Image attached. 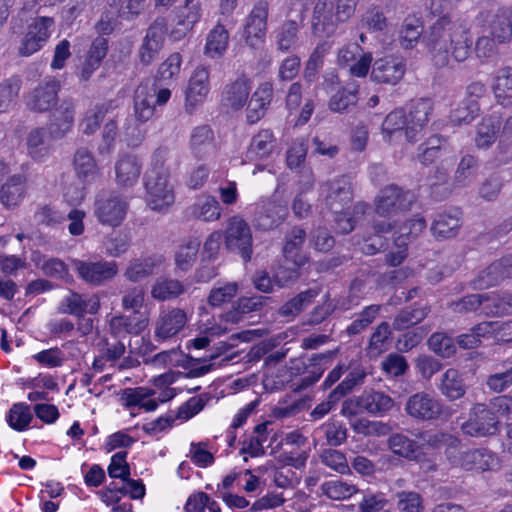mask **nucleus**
Instances as JSON below:
<instances>
[{
  "label": "nucleus",
  "mask_w": 512,
  "mask_h": 512,
  "mask_svg": "<svg viewBox=\"0 0 512 512\" xmlns=\"http://www.w3.org/2000/svg\"><path fill=\"white\" fill-rule=\"evenodd\" d=\"M422 42L431 55L434 66L443 68L450 60L460 63L468 59L473 45L469 25L450 15L435 19L424 31Z\"/></svg>",
  "instance_id": "f257e3e1"
},
{
  "label": "nucleus",
  "mask_w": 512,
  "mask_h": 512,
  "mask_svg": "<svg viewBox=\"0 0 512 512\" xmlns=\"http://www.w3.org/2000/svg\"><path fill=\"white\" fill-rule=\"evenodd\" d=\"M358 0H316L312 15V31L319 37L335 34L339 24L355 13Z\"/></svg>",
  "instance_id": "f03ea898"
},
{
  "label": "nucleus",
  "mask_w": 512,
  "mask_h": 512,
  "mask_svg": "<svg viewBox=\"0 0 512 512\" xmlns=\"http://www.w3.org/2000/svg\"><path fill=\"white\" fill-rule=\"evenodd\" d=\"M144 185L146 203L151 210L163 213L174 203L175 194L170 175L146 172Z\"/></svg>",
  "instance_id": "7ed1b4c3"
},
{
  "label": "nucleus",
  "mask_w": 512,
  "mask_h": 512,
  "mask_svg": "<svg viewBox=\"0 0 512 512\" xmlns=\"http://www.w3.org/2000/svg\"><path fill=\"white\" fill-rule=\"evenodd\" d=\"M252 243L249 224L239 215L228 218L224 231V244L227 250L239 254L247 262L253 253Z\"/></svg>",
  "instance_id": "20e7f679"
},
{
  "label": "nucleus",
  "mask_w": 512,
  "mask_h": 512,
  "mask_svg": "<svg viewBox=\"0 0 512 512\" xmlns=\"http://www.w3.org/2000/svg\"><path fill=\"white\" fill-rule=\"evenodd\" d=\"M450 462L465 471L487 472L501 468L500 457L492 450L479 447L460 451L457 455H448Z\"/></svg>",
  "instance_id": "39448f33"
},
{
  "label": "nucleus",
  "mask_w": 512,
  "mask_h": 512,
  "mask_svg": "<svg viewBox=\"0 0 512 512\" xmlns=\"http://www.w3.org/2000/svg\"><path fill=\"white\" fill-rule=\"evenodd\" d=\"M415 201L414 194L397 185H388L381 189L374 199L375 213L381 217H390L409 211Z\"/></svg>",
  "instance_id": "423d86ee"
},
{
  "label": "nucleus",
  "mask_w": 512,
  "mask_h": 512,
  "mask_svg": "<svg viewBox=\"0 0 512 512\" xmlns=\"http://www.w3.org/2000/svg\"><path fill=\"white\" fill-rule=\"evenodd\" d=\"M500 421L494 413L482 403L475 404L469 412L467 421L462 423L461 430L471 437H487L499 432Z\"/></svg>",
  "instance_id": "0eeeda50"
},
{
  "label": "nucleus",
  "mask_w": 512,
  "mask_h": 512,
  "mask_svg": "<svg viewBox=\"0 0 512 512\" xmlns=\"http://www.w3.org/2000/svg\"><path fill=\"white\" fill-rule=\"evenodd\" d=\"M73 266L82 281L95 287L111 281L118 273V265L115 261L103 259L97 261L75 259Z\"/></svg>",
  "instance_id": "6e6552de"
},
{
  "label": "nucleus",
  "mask_w": 512,
  "mask_h": 512,
  "mask_svg": "<svg viewBox=\"0 0 512 512\" xmlns=\"http://www.w3.org/2000/svg\"><path fill=\"white\" fill-rule=\"evenodd\" d=\"M320 189L326 206L334 214L346 210L353 200L351 181L346 175L327 180Z\"/></svg>",
  "instance_id": "1a4fd4ad"
},
{
  "label": "nucleus",
  "mask_w": 512,
  "mask_h": 512,
  "mask_svg": "<svg viewBox=\"0 0 512 512\" xmlns=\"http://www.w3.org/2000/svg\"><path fill=\"white\" fill-rule=\"evenodd\" d=\"M54 19L48 16L36 17L27 27V32L21 40L18 52L28 57L42 49L52 34Z\"/></svg>",
  "instance_id": "9d476101"
},
{
  "label": "nucleus",
  "mask_w": 512,
  "mask_h": 512,
  "mask_svg": "<svg viewBox=\"0 0 512 512\" xmlns=\"http://www.w3.org/2000/svg\"><path fill=\"white\" fill-rule=\"evenodd\" d=\"M128 208L129 203L124 196L111 193L96 200L94 213L102 225L118 227L124 221Z\"/></svg>",
  "instance_id": "9b49d317"
},
{
  "label": "nucleus",
  "mask_w": 512,
  "mask_h": 512,
  "mask_svg": "<svg viewBox=\"0 0 512 512\" xmlns=\"http://www.w3.org/2000/svg\"><path fill=\"white\" fill-rule=\"evenodd\" d=\"M405 73V59L396 55H386L373 62L370 79L377 84L395 86L403 79Z\"/></svg>",
  "instance_id": "f8f14e48"
},
{
  "label": "nucleus",
  "mask_w": 512,
  "mask_h": 512,
  "mask_svg": "<svg viewBox=\"0 0 512 512\" xmlns=\"http://www.w3.org/2000/svg\"><path fill=\"white\" fill-rule=\"evenodd\" d=\"M210 92V71L203 65L197 66L185 89V110L192 114L204 103Z\"/></svg>",
  "instance_id": "ddd939ff"
},
{
  "label": "nucleus",
  "mask_w": 512,
  "mask_h": 512,
  "mask_svg": "<svg viewBox=\"0 0 512 512\" xmlns=\"http://www.w3.org/2000/svg\"><path fill=\"white\" fill-rule=\"evenodd\" d=\"M404 409L408 416L419 421L435 420L443 411L441 401L424 391L411 395Z\"/></svg>",
  "instance_id": "4468645a"
},
{
  "label": "nucleus",
  "mask_w": 512,
  "mask_h": 512,
  "mask_svg": "<svg viewBox=\"0 0 512 512\" xmlns=\"http://www.w3.org/2000/svg\"><path fill=\"white\" fill-rule=\"evenodd\" d=\"M188 317L181 308H166L159 312L154 324V337L157 341H165L177 336L186 326Z\"/></svg>",
  "instance_id": "2eb2a0df"
},
{
  "label": "nucleus",
  "mask_w": 512,
  "mask_h": 512,
  "mask_svg": "<svg viewBox=\"0 0 512 512\" xmlns=\"http://www.w3.org/2000/svg\"><path fill=\"white\" fill-rule=\"evenodd\" d=\"M268 3L258 1L250 14L244 27L245 42L251 48H257L264 40L267 30Z\"/></svg>",
  "instance_id": "dca6fc26"
},
{
  "label": "nucleus",
  "mask_w": 512,
  "mask_h": 512,
  "mask_svg": "<svg viewBox=\"0 0 512 512\" xmlns=\"http://www.w3.org/2000/svg\"><path fill=\"white\" fill-rule=\"evenodd\" d=\"M512 278V255H506L478 273L471 282L475 290L488 289L501 281Z\"/></svg>",
  "instance_id": "f3484780"
},
{
  "label": "nucleus",
  "mask_w": 512,
  "mask_h": 512,
  "mask_svg": "<svg viewBox=\"0 0 512 512\" xmlns=\"http://www.w3.org/2000/svg\"><path fill=\"white\" fill-rule=\"evenodd\" d=\"M167 24L164 18H157L147 29V33L139 48V59L144 65L151 64L162 49Z\"/></svg>",
  "instance_id": "a211bd4d"
},
{
  "label": "nucleus",
  "mask_w": 512,
  "mask_h": 512,
  "mask_svg": "<svg viewBox=\"0 0 512 512\" xmlns=\"http://www.w3.org/2000/svg\"><path fill=\"white\" fill-rule=\"evenodd\" d=\"M100 309V300L97 295H85L70 291L59 303L58 312L73 315L78 318L85 314H96Z\"/></svg>",
  "instance_id": "6ab92c4d"
},
{
  "label": "nucleus",
  "mask_w": 512,
  "mask_h": 512,
  "mask_svg": "<svg viewBox=\"0 0 512 512\" xmlns=\"http://www.w3.org/2000/svg\"><path fill=\"white\" fill-rule=\"evenodd\" d=\"M60 82L48 78L40 83L28 96L27 106L35 112H46L54 107L58 100Z\"/></svg>",
  "instance_id": "aec40b11"
},
{
  "label": "nucleus",
  "mask_w": 512,
  "mask_h": 512,
  "mask_svg": "<svg viewBox=\"0 0 512 512\" xmlns=\"http://www.w3.org/2000/svg\"><path fill=\"white\" fill-rule=\"evenodd\" d=\"M431 112L432 103L427 99H419L411 105L406 126V139L409 142H416L420 139Z\"/></svg>",
  "instance_id": "412c9836"
},
{
  "label": "nucleus",
  "mask_w": 512,
  "mask_h": 512,
  "mask_svg": "<svg viewBox=\"0 0 512 512\" xmlns=\"http://www.w3.org/2000/svg\"><path fill=\"white\" fill-rule=\"evenodd\" d=\"M75 104L71 99H63L59 107L51 114L49 136L52 139L63 138L73 127Z\"/></svg>",
  "instance_id": "4be33fe9"
},
{
  "label": "nucleus",
  "mask_w": 512,
  "mask_h": 512,
  "mask_svg": "<svg viewBox=\"0 0 512 512\" xmlns=\"http://www.w3.org/2000/svg\"><path fill=\"white\" fill-rule=\"evenodd\" d=\"M142 171L140 159L133 154L120 155L114 165L115 181L120 188L133 187Z\"/></svg>",
  "instance_id": "5701e85b"
},
{
  "label": "nucleus",
  "mask_w": 512,
  "mask_h": 512,
  "mask_svg": "<svg viewBox=\"0 0 512 512\" xmlns=\"http://www.w3.org/2000/svg\"><path fill=\"white\" fill-rule=\"evenodd\" d=\"M201 15V4L194 0H186V4L176 13L175 28L171 31L170 37L174 41L181 40L199 22Z\"/></svg>",
  "instance_id": "b1692460"
},
{
  "label": "nucleus",
  "mask_w": 512,
  "mask_h": 512,
  "mask_svg": "<svg viewBox=\"0 0 512 512\" xmlns=\"http://www.w3.org/2000/svg\"><path fill=\"white\" fill-rule=\"evenodd\" d=\"M155 361L170 366H180L188 371L189 377H199L211 370V364H201L200 359H194L178 353L176 350L163 351L155 356Z\"/></svg>",
  "instance_id": "393cba45"
},
{
  "label": "nucleus",
  "mask_w": 512,
  "mask_h": 512,
  "mask_svg": "<svg viewBox=\"0 0 512 512\" xmlns=\"http://www.w3.org/2000/svg\"><path fill=\"white\" fill-rule=\"evenodd\" d=\"M287 215V209L281 204L263 200L257 207L254 216L255 226L262 230H270L281 224Z\"/></svg>",
  "instance_id": "a878e982"
},
{
  "label": "nucleus",
  "mask_w": 512,
  "mask_h": 512,
  "mask_svg": "<svg viewBox=\"0 0 512 512\" xmlns=\"http://www.w3.org/2000/svg\"><path fill=\"white\" fill-rule=\"evenodd\" d=\"M250 90V80L243 75L239 76L237 79L224 86L221 101L224 106L239 110L247 103Z\"/></svg>",
  "instance_id": "bb28decb"
},
{
  "label": "nucleus",
  "mask_w": 512,
  "mask_h": 512,
  "mask_svg": "<svg viewBox=\"0 0 512 512\" xmlns=\"http://www.w3.org/2000/svg\"><path fill=\"white\" fill-rule=\"evenodd\" d=\"M491 35L498 43L512 40V4L498 7L488 21Z\"/></svg>",
  "instance_id": "cd10ccee"
},
{
  "label": "nucleus",
  "mask_w": 512,
  "mask_h": 512,
  "mask_svg": "<svg viewBox=\"0 0 512 512\" xmlns=\"http://www.w3.org/2000/svg\"><path fill=\"white\" fill-rule=\"evenodd\" d=\"M358 404L362 411L374 416H384L394 407V400L382 391L365 390L358 396Z\"/></svg>",
  "instance_id": "c85d7f7f"
},
{
  "label": "nucleus",
  "mask_w": 512,
  "mask_h": 512,
  "mask_svg": "<svg viewBox=\"0 0 512 512\" xmlns=\"http://www.w3.org/2000/svg\"><path fill=\"white\" fill-rule=\"evenodd\" d=\"M193 155L205 159L215 151L214 132L209 125H200L192 129L189 141Z\"/></svg>",
  "instance_id": "c756f323"
},
{
  "label": "nucleus",
  "mask_w": 512,
  "mask_h": 512,
  "mask_svg": "<svg viewBox=\"0 0 512 512\" xmlns=\"http://www.w3.org/2000/svg\"><path fill=\"white\" fill-rule=\"evenodd\" d=\"M306 239V232L300 227H293L285 237L283 254L286 261L293 265L302 267L306 264L308 258L301 252V248Z\"/></svg>",
  "instance_id": "7c9ffc66"
},
{
  "label": "nucleus",
  "mask_w": 512,
  "mask_h": 512,
  "mask_svg": "<svg viewBox=\"0 0 512 512\" xmlns=\"http://www.w3.org/2000/svg\"><path fill=\"white\" fill-rule=\"evenodd\" d=\"M276 147V138L269 129L260 130L253 136L248 147L246 158L250 161L269 158Z\"/></svg>",
  "instance_id": "2f4dec72"
},
{
  "label": "nucleus",
  "mask_w": 512,
  "mask_h": 512,
  "mask_svg": "<svg viewBox=\"0 0 512 512\" xmlns=\"http://www.w3.org/2000/svg\"><path fill=\"white\" fill-rule=\"evenodd\" d=\"M155 89L147 84L137 87L134 96V115L140 123H146L155 114L156 104L154 102Z\"/></svg>",
  "instance_id": "473e14b6"
},
{
  "label": "nucleus",
  "mask_w": 512,
  "mask_h": 512,
  "mask_svg": "<svg viewBox=\"0 0 512 512\" xmlns=\"http://www.w3.org/2000/svg\"><path fill=\"white\" fill-rule=\"evenodd\" d=\"M156 392L146 387L126 388L121 392L123 404L130 407H140L147 412L157 409L158 402L154 398Z\"/></svg>",
  "instance_id": "72a5a7b5"
},
{
  "label": "nucleus",
  "mask_w": 512,
  "mask_h": 512,
  "mask_svg": "<svg viewBox=\"0 0 512 512\" xmlns=\"http://www.w3.org/2000/svg\"><path fill=\"white\" fill-rule=\"evenodd\" d=\"M187 215L204 222L216 221L221 216V207L214 197L203 196L187 208Z\"/></svg>",
  "instance_id": "f704fd0d"
},
{
  "label": "nucleus",
  "mask_w": 512,
  "mask_h": 512,
  "mask_svg": "<svg viewBox=\"0 0 512 512\" xmlns=\"http://www.w3.org/2000/svg\"><path fill=\"white\" fill-rule=\"evenodd\" d=\"M461 227L460 212L441 213L434 219L431 231L437 239H450L455 237Z\"/></svg>",
  "instance_id": "c9c22d12"
},
{
  "label": "nucleus",
  "mask_w": 512,
  "mask_h": 512,
  "mask_svg": "<svg viewBox=\"0 0 512 512\" xmlns=\"http://www.w3.org/2000/svg\"><path fill=\"white\" fill-rule=\"evenodd\" d=\"M49 131L45 128L32 129L26 139L28 154L36 161H43L51 152Z\"/></svg>",
  "instance_id": "e433bc0d"
},
{
  "label": "nucleus",
  "mask_w": 512,
  "mask_h": 512,
  "mask_svg": "<svg viewBox=\"0 0 512 512\" xmlns=\"http://www.w3.org/2000/svg\"><path fill=\"white\" fill-rule=\"evenodd\" d=\"M229 44V32L224 25L218 23L207 34L204 54L211 59L221 58Z\"/></svg>",
  "instance_id": "4c0bfd02"
},
{
  "label": "nucleus",
  "mask_w": 512,
  "mask_h": 512,
  "mask_svg": "<svg viewBox=\"0 0 512 512\" xmlns=\"http://www.w3.org/2000/svg\"><path fill=\"white\" fill-rule=\"evenodd\" d=\"M31 261L50 278L62 280L69 275L68 266L59 258L47 257L39 251H34L31 254Z\"/></svg>",
  "instance_id": "58836bf2"
},
{
  "label": "nucleus",
  "mask_w": 512,
  "mask_h": 512,
  "mask_svg": "<svg viewBox=\"0 0 512 512\" xmlns=\"http://www.w3.org/2000/svg\"><path fill=\"white\" fill-rule=\"evenodd\" d=\"M492 89L498 104L512 106V67H502L496 72Z\"/></svg>",
  "instance_id": "ea45409f"
},
{
  "label": "nucleus",
  "mask_w": 512,
  "mask_h": 512,
  "mask_svg": "<svg viewBox=\"0 0 512 512\" xmlns=\"http://www.w3.org/2000/svg\"><path fill=\"white\" fill-rule=\"evenodd\" d=\"M26 178L22 174H14L7 179L0 190V201L6 207L18 205L24 195Z\"/></svg>",
  "instance_id": "a19ab883"
},
{
  "label": "nucleus",
  "mask_w": 512,
  "mask_h": 512,
  "mask_svg": "<svg viewBox=\"0 0 512 512\" xmlns=\"http://www.w3.org/2000/svg\"><path fill=\"white\" fill-rule=\"evenodd\" d=\"M185 292V287L177 279L159 277L151 287V297L157 301H170Z\"/></svg>",
  "instance_id": "79ce46f5"
},
{
  "label": "nucleus",
  "mask_w": 512,
  "mask_h": 512,
  "mask_svg": "<svg viewBox=\"0 0 512 512\" xmlns=\"http://www.w3.org/2000/svg\"><path fill=\"white\" fill-rule=\"evenodd\" d=\"M438 388L451 401L462 398L466 391L461 374L454 368H449L443 373Z\"/></svg>",
  "instance_id": "37998d69"
},
{
  "label": "nucleus",
  "mask_w": 512,
  "mask_h": 512,
  "mask_svg": "<svg viewBox=\"0 0 512 512\" xmlns=\"http://www.w3.org/2000/svg\"><path fill=\"white\" fill-rule=\"evenodd\" d=\"M299 25L295 20L283 22L275 32L277 50L287 53L297 48Z\"/></svg>",
  "instance_id": "c03bdc74"
},
{
  "label": "nucleus",
  "mask_w": 512,
  "mask_h": 512,
  "mask_svg": "<svg viewBox=\"0 0 512 512\" xmlns=\"http://www.w3.org/2000/svg\"><path fill=\"white\" fill-rule=\"evenodd\" d=\"M148 321L139 319L136 316L117 315L109 322V328L113 335L122 336L126 334H140L146 327Z\"/></svg>",
  "instance_id": "a18cd8bd"
},
{
  "label": "nucleus",
  "mask_w": 512,
  "mask_h": 512,
  "mask_svg": "<svg viewBox=\"0 0 512 512\" xmlns=\"http://www.w3.org/2000/svg\"><path fill=\"white\" fill-rule=\"evenodd\" d=\"M422 22L419 18L407 17L404 19L399 30V44L405 49L414 48L424 34Z\"/></svg>",
  "instance_id": "49530a36"
},
{
  "label": "nucleus",
  "mask_w": 512,
  "mask_h": 512,
  "mask_svg": "<svg viewBox=\"0 0 512 512\" xmlns=\"http://www.w3.org/2000/svg\"><path fill=\"white\" fill-rule=\"evenodd\" d=\"M391 342L392 331L390 325L387 322H381L370 337L367 346L368 355L373 358L379 357L390 348Z\"/></svg>",
  "instance_id": "de8ad7c7"
},
{
  "label": "nucleus",
  "mask_w": 512,
  "mask_h": 512,
  "mask_svg": "<svg viewBox=\"0 0 512 512\" xmlns=\"http://www.w3.org/2000/svg\"><path fill=\"white\" fill-rule=\"evenodd\" d=\"M74 167L78 177L87 182L93 181L99 175V168L92 153L85 148L76 151Z\"/></svg>",
  "instance_id": "09e8293b"
},
{
  "label": "nucleus",
  "mask_w": 512,
  "mask_h": 512,
  "mask_svg": "<svg viewBox=\"0 0 512 512\" xmlns=\"http://www.w3.org/2000/svg\"><path fill=\"white\" fill-rule=\"evenodd\" d=\"M319 294L318 289H308L300 292L295 297L284 303L278 310L282 317H295L308 307Z\"/></svg>",
  "instance_id": "8fccbe9b"
},
{
  "label": "nucleus",
  "mask_w": 512,
  "mask_h": 512,
  "mask_svg": "<svg viewBox=\"0 0 512 512\" xmlns=\"http://www.w3.org/2000/svg\"><path fill=\"white\" fill-rule=\"evenodd\" d=\"M500 127L499 118L496 116H486L482 118L477 125L475 144L478 148H487L496 140V134Z\"/></svg>",
  "instance_id": "3c124183"
},
{
  "label": "nucleus",
  "mask_w": 512,
  "mask_h": 512,
  "mask_svg": "<svg viewBox=\"0 0 512 512\" xmlns=\"http://www.w3.org/2000/svg\"><path fill=\"white\" fill-rule=\"evenodd\" d=\"M156 265V260L152 257L133 259L129 262L124 276L130 282H140L154 273Z\"/></svg>",
  "instance_id": "603ef678"
},
{
  "label": "nucleus",
  "mask_w": 512,
  "mask_h": 512,
  "mask_svg": "<svg viewBox=\"0 0 512 512\" xmlns=\"http://www.w3.org/2000/svg\"><path fill=\"white\" fill-rule=\"evenodd\" d=\"M268 423L263 422L255 426L253 434L242 442L241 454H248L251 457L264 455L263 444L267 441Z\"/></svg>",
  "instance_id": "864d4df0"
},
{
  "label": "nucleus",
  "mask_w": 512,
  "mask_h": 512,
  "mask_svg": "<svg viewBox=\"0 0 512 512\" xmlns=\"http://www.w3.org/2000/svg\"><path fill=\"white\" fill-rule=\"evenodd\" d=\"M108 50V41L103 37H97L88 51L87 59L84 63L82 74L84 78H88L90 74L96 70L101 61L105 58Z\"/></svg>",
  "instance_id": "5fc2aeb1"
},
{
  "label": "nucleus",
  "mask_w": 512,
  "mask_h": 512,
  "mask_svg": "<svg viewBox=\"0 0 512 512\" xmlns=\"http://www.w3.org/2000/svg\"><path fill=\"white\" fill-rule=\"evenodd\" d=\"M478 160L472 155H465L461 158L455 172L454 182L458 187H467L477 177Z\"/></svg>",
  "instance_id": "6e6d98bb"
},
{
  "label": "nucleus",
  "mask_w": 512,
  "mask_h": 512,
  "mask_svg": "<svg viewBox=\"0 0 512 512\" xmlns=\"http://www.w3.org/2000/svg\"><path fill=\"white\" fill-rule=\"evenodd\" d=\"M110 107V103H102L89 108L80 123L82 132L86 135L94 134L99 129Z\"/></svg>",
  "instance_id": "4d7b16f0"
},
{
  "label": "nucleus",
  "mask_w": 512,
  "mask_h": 512,
  "mask_svg": "<svg viewBox=\"0 0 512 512\" xmlns=\"http://www.w3.org/2000/svg\"><path fill=\"white\" fill-rule=\"evenodd\" d=\"M333 356L334 352L332 351L314 354L310 359L311 370L307 371L306 375L301 379V387L307 388L316 383L325 370L324 365L329 363Z\"/></svg>",
  "instance_id": "13d9d810"
},
{
  "label": "nucleus",
  "mask_w": 512,
  "mask_h": 512,
  "mask_svg": "<svg viewBox=\"0 0 512 512\" xmlns=\"http://www.w3.org/2000/svg\"><path fill=\"white\" fill-rule=\"evenodd\" d=\"M428 312L427 307L403 309L394 318L392 326L397 331L408 329L423 321L428 315Z\"/></svg>",
  "instance_id": "bf43d9fd"
},
{
  "label": "nucleus",
  "mask_w": 512,
  "mask_h": 512,
  "mask_svg": "<svg viewBox=\"0 0 512 512\" xmlns=\"http://www.w3.org/2000/svg\"><path fill=\"white\" fill-rule=\"evenodd\" d=\"M358 27L368 32L383 31L387 27V18L380 7L371 6L361 15Z\"/></svg>",
  "instance_id": "052dcab7"
},
{
  "label": "nucleus",
  "mask_w": 512,
  "mask_h": 512,
  "mask_svg": "<svg viewBox=\"0 0 512 512\" xmlns=\"http://www.w3.org/2000/svg\"><path fill=\"white\" fill-rule=\"evenodd\" d=\"M322 493L332 500H344L358 492L354 484L342 480H330L321 485Z\"/></svg>",
  "instance_id": "680f3d73"
},
{
  "label": "nucleus",
  "mask_w": 512,
  "mask_h": 512,
  "mask_svg": "<svg viewBox=\"0 0 512 512\" xmlns=\"http://www.w3.org/2000/svg\"><path fill=\"white\" fill-rule=\"evenodd\" d=\"M200 247L198 239H189L185 244L179 246L175 254L176 266L182 271H187L196 261Z\"/></svg>",
  "instance_id": "e2e57ef3"
},
{
  "label": "nucleus",
  "mask_w": 512,
  "mask_h": 512,
  "mask_svg": "<svg viewBox=\"0 0 512 512\" xmlns=\"http://www.w3.org/2000/svg\"><path fill=\"white\" fill-rule=\"evenodd\" d=\"M185 512H220L219 504L204 492L191 494L185 505Z\"/></svg>",
  "instance_id": "0e129e2a"
},
{
  "label": "nucleus",
  "mask_w": 512,
  "mask_h": 512,
  "mask_svg": "<svg viewBox=\"0 0 512 512\" xmlns=\"http://www.w3.org/2000/svg\"><path fill=\"white\" fill-rule=\"evenodd\" d=\"M418 438L421 440V445H425L433 449H439L442 447L454 448L459 444V440L455 436L438 431L422 432L418 435Z\"/></svg>",
  "instance_id": "69168bd1"
},
{
  "label": "nucleus",
  "mask_w": 512,
  "mask_h": 512,
  "mask_svg": "<svg viewBox=\"0 0 512 512\" xmlns=\"http://www.w3.org/2000/svg\"><path fill=\"white\" fill-rule=\"evenodd\" d=\"M388 446L393 453L408 459L415 457L418 444L406 435L396 433L389 437Z\"/></svg>",
  "instance_id": "338daca9"
},
{
  "label": "nucleus",
  "mask_w": 512,
  "mask_h": 512,
  "mask_svg": "<svg viewBox=\"0 0 512 512\" xmlns=\"http://www.w3.org/2000/svg\"><path fill=\"white\" fill-rule=\"evenodd\" d=\"M316 432L323 434L329 446H339L347 439V429L343 423L338 421L326 422Z\"/></svg>",
  "instance_id": "774afa93"
}]
</instances>
